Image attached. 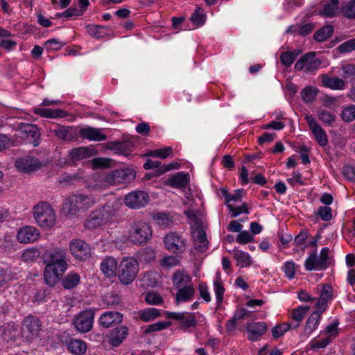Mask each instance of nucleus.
I'll return each instance as SVG.
<instances>
[{"mask_svg": "<svg viewBox=\"0 0 355 355\" xmlns=\"http://www.w3.org/2000/svg\"><path fill=\"white\" fill-rule=\"evenodd\" d=\"M290 329V324L288 323H283L279 325L275 326L272 329V335L275 338H278L283 336Z\"/></svg>", "mask_w": 355, "mask_h": 355, "instance_id": "nucleus-62", "label": "nucleus"}, {"mask_svg": "<svg viewBox=\"0 0 355 355\" xmlns=\"http://www.w3.org/2000/svg\"><path fill=\"white\" fill-rule=\"evenodd\" d=\"M253 235L251 234L248 231H241L237 235L236 241L240 244H246L253 241Z\"/></svg>", "mask_w": 355, "mask_h": 355, "instance_id": "nucleus-64", "label": "nucleus"}, {"mask_svg": "<svg viewBox=\"0 0 355 355\" xmlns=\"http://www.w3.org/2000/svg\"><path fill=\"white\" fill-rule=\"evenodd\" d=\"M97 154V150L92 147H79L69 151V159L72 162H78L89 158Z\"/></svg>", "mask_w": 355, "mask_h": 355, "instance_id": "nucleus-21", "label": "nucleus"}, {"mask_svg": "<svg viewBox=\"0 0 355 355\" xmlns=\"http://www.w3.org/2000/svg\"><path fill=\"white\" fill-rule=\"evenodd\" d=\"M309 309V306H300L294 309L292 312V318L297 322L301 321L305 316L306 312Z\"/></svg>", "mask_w": 355, "mask_h": 355, "instance_id": "nucleus-61", "label": "nucleus"}, {"mask_svg": "<svg viewBox=\"0 0 355 355\" xmlns=\"http://www.w3.org/2000/svg\"><path fill=\"white\" fill-rule=\"evenodd\" d=\"M173 153V150L171 147H165L161 149H156L150 150L146 155L148 157H159L161 159H166Z\"/></svg>", "mask_w": 355, "mask_h": 355, "instance_id": "nucleus-45", "label": "nucleus"}, {"mask_svg": "<svg viewBox=\"0 0 355 355\" xmlns=\"http://www.w3.org/2000/svg\"><path fill=\"white\" fill-rule=\"evenodd\" d=\"M172 324L170 321H160L154 324H150L145 330V333H152L155 331H162L168 328Z\"/></svg>", "mask_w": 355, "mask_h": 355, "instance_id": "nucleus-47", "label": "nucleus"}, {"mask_svg": "<svg viewBox=\"0 0 355 355\" xmlns=\"http://www.w3.org/2000/svg\"><path fill=\"white\" fill-rule=\"evenodd\" d=\"M41 166L40 161L31 156L19 158L15 162L17 168L23 173H29L36 171L39 169Z\"/></svg>", "mask_w": 355, "mask_h": 355, "instance_id": "nucleus-20", "label": "nucleus"}, {"mask_svg": "<svg viewBox=\"0 0 355 355\" xmlns=\"http://www.w3.org/2000/svg\"><path fill=\"white\" fill-rule=\"evenodd\" d=\"M166 315L168 318L173 320L177 328L183 331H187L189 329L205 322V316L200 313L168 311Z\"/></svg>", "mask_w": 355, "mask_h": 355, "instance_id": "nucleus-5", "label": "nucleus"}, {"mask_svg": "<svg viewBox=\"0 0 355 355\" xmlns=\"http://www.w3.org/2000/svg\"><path fill=\"white\" fill-rule=\"evenodd\" d=\"M341 76L345 80L355 78V66L352 64H346L341 67Z\"/></svg>", "mask_w": 355, "mask_h": 355, "instance_id": "nucleus-50", "label": "nucleus"}, {"mask_svg": "<svg viewBox=\"0 0 355 355\" xmlns=\"http://www.w3.org/2000/svg\"><path fill=\"white\" fill-rule=\"evenodd\" d=\"M268 329V327L264 322H250L246 326L248 338L252 342L258 341Z\"/></svg>", "mask_w": 355, "mask_h": 355, "instance_id": "nucleus-17", "label": "nucleus"}, {"mask_svg": "<svg viewBox=\"0 0 355 355\" xmlns=\"http://www.w3.org/2000/svg\"><path fill=\"white\" fill-rule=\"evenodd\" d=\"M19 334L17 326L14 323H8L3 329L2 336L3 340L8 342L14 340Z\"/></svg>", "mask_w": 355, "mask_h": 355, "instance_id": "nucleus-38", "label": "nucleus"}, {"mask_svg": "<svg viewBox=\"0 0 355 355\" xmlns=\"http://www.w3.org/2000/svg\"><path fill=\"white\" fill-rule=\"evenodd\" d=\"M112 159L109 158L98 157L92 160L94 168H105L111 167Z\"/></svg>", "mask_w": 355, "mask_h": 355, "instance_id": "nucleus-58", "label": "nucleus"}, {"mask_svg": "<svg viewBox=\"0 0 355 355\" xmlns=\"http://www.w3.org/2000/svg\"><path fill=\"white\" fill-rule=\"evenodd\" d=\"M195 27L202 26L206 20V15L201 8H198L190 17Z\"/></svg>", "mask_w": 355, "mask_h": 355, "instance_id": "nucleus-46", "label": "nucleus"}, {"mask_svg": "<svg viewBox=\"0 0 355 355\" xmlns=\"http://www.w3.org/2000/svg\"><path fill=\"white\" fill-rule=\"evenodd\" d=\"M117 211V202H107L89 215L85 222V227L92 230L111 223Z\"/></svg>", "mask_w": 355, "mask_h": 355, "instance_id": "nucleus-3", "label": "nucleus"}, {"mask_svg": "<svg viewBox=\"0 0 355 355\" xmlns=\"http://www.w3.org/2000/svg\"><path fill=\"white\" fill-rule=\"evenodd\" d=\"M282 270L287 278L292 279L295 275L296 265L293 261H288L284 263Z\"/></svg>", "mask_w": 355, "mask_h": 355, "instance_id": "nucleus-52", "label": "nucleus"}, {"mask_svg": "<svg viewBox=\"0 0 355 355\" xmlns=\"http://www.w3.org/2000/svg\"><path fill=\"white\" fill-rule=\"evenodd\" d=\"M86 343L81 340L73 339L71 340L67 346L68 350L75 355H83L87 350Z\"/></svg>", "mask_w": 355, "mask_h": 355, "instance_id": "nucleus-34", "label": "nucleus"}, {"mask_svg": "<svg viewBox=\"0 0 355 355\" xmlns=\"http://www.w3.org/2000/svg\"><path fill=\"white\" fill-rule=\"evenodd\" d=\"M123 315L117 311H105L99 318L100 324L108 328L120 324L123 321Z\"/></svg>", "mask_w": 355, "mask_h": 355, "instance_id": "nucleus-22", "label": "nucleus"}, {"mask_svg": "<svg viewBox=\"0 0 355 355\" xmlns=\"http://www.w3.org/2000/svg\"><path fill=\"white\" fill-rule=\"evenodd\" d=\"M33 112L42 117L49 119L64 118L67 115V112L64 110L42 108L40 107H35Z\"/></svg>", "mask_w": 355, "mask_h": 355, "instance_id": "nucleus-25", "label": "nucleus"}, {"mask_svg": "<svg viewBox=\"0 0 355 355\" xmlns=\"http://www.w3.org/2000/svg\"><path fill=\"white\" fill-rule=\"evenodd\" d=\"M321 315L318 312H313L306 320L304 331L306 334H311L318 327Z\"/></svg>", "mask_w": 355, "mask_h": 355, "instance_id": "nucleus-36", "label": "nucleus"}, {"mask_svg": "<svg viewBox=\"0 0 355 355\" xmlns=\"http://www.w3.org/2000/svg\"><path fill=\"white\" fill-rule=\"evenodd\" d=\"M304 268L306 270H323L326 269L324 262L320 260L319 257L314 252L309 256L304 263Z\"/></svg>", "mask_w": 355, "mask_h": 355, "instance_id": "nucleus-30", "label": "nucleus"}, {"mask_svg": "<svg viewBox=\"0 0 355 355\" xmlns=\"http://www.w3.org/2000/svg\"><path fill=\"white\" fill-rule=\"evenodd\" d=\"M128 334V329L126 327L122 326L116 328L110 331L108 335V341L114 347H118L126 338Z\"/></svg>", "mask_w": 355, "mask_h": 355, "instance_id": "nucleus-23", "label": "nucleus"}, {"mask_svg": "<svg viewBox=\"0 0 355 355\" xmlns=\"http://www.w3.org/2000/svg\"><path fill=\"white\" fill-rule=\"evenodd\" d=\"M214 290L217 303H220L223 299L225 288L220 280H216L214 282Z\"/></svg>", "mask_w": 355, "mask_h": 355, "instance_id": "nucleus-57", "label": "nucleus"}, {"mask_svg": "<svg viewBox=\"0 0 355 355\" xmlns=\"http://www.w3.org/2000/svg\"><path fill=\"white\" fill-rule=\"evenodd\" d=\"M318 89L312 86H307L301 92L302 98L305 103H310L314 101Z\"/></svg>", "mask_w": 355, "mask_h": 355, "instance_id": "nucleus-43", "label": "nucleus"}, {"mask_svg": "<svg viewBox=\"0 0 355 355\" xmlns=\"http://www.w3.org/2000/svg\"><path fill=\"white\" fill-rule=\"evenodd\" d=\"M338 324L337 321L332 322L325 328L322 334H324L326 336L325 338H329V340L331 341L338 336Z\"/></svg>", "mask_w": 355, "mask_h": 355, "instance_id": "nucleus-53", "label": "nucleus"}, {"mask_svg": "<svg viewBox=\"0 0 355 355\" xmlns=\"http://www.w3.org/2000/svg\"><path fill=\"white\" fill-rule=\"evenodd\" d=\"M188 182V174L179 172L168 178L165 181V184L173 188H184L187 186Z\"/></svg>", "mask_w": 355, "mask_h": 355, "instance_id": "nucleus-27", "label": "nucleus"}, {"mask_svg": "<svg viewBox=\"0 0 355 355\" xmlns=\"http://www.w3.org/2000/svg\"><path fill=\"white\" fill-rule=\"evenodd\" d=\"M44 278L49 286H54L68 268L64 249L55 248L48 251L44 258Z\"/></svg>", "mask_w": 355, "mask_h": 355, "instance_id": "nucleus-1", "label": "nucleus"}, {"mask_svg": "<svg viewBox=\"0 0 355 355\" xmlns=\"http://www.w3.org/2000/svg\"><path fill=\"white\" fill-rule=\"evenodd\" d=\"M322 62L315 58V52H309L304 55L295 64V69L297 71L304 70L306 72L315 71L319 69Z\"/></svg>", "mask_w": 355, "mask_h": 355, "instance_id": "nucleus-12", "label": "nucleus"}, {"mask_svg": "<svg viewBox=\"0 0 355 355\" xmlns=\"http://www.w3.org/2000/svg\"><path fill=\"white\" fill-rule=\"evenodd\" d=\"M322 83L324 87L333 90H343L345 87V81L338 77H329L327 74L322 76Z\"/></svg>", "mask_w": 355, "mask_h": 355, "instance_id": "nucleus-28", "label": "nucleus"}, {"mask_svg": "<svg viewBox=\"0 0 355 355\" xmlns=\"http://www.w3.org/2000/svg\"><path fill=\"white\" fill-rule=\"evenodd\" d=\"M300 53V52L297 50L282 52L280 55V60L284 66L287 67H290L292 65Z\"/></svg>", "mask_w": 355, "mask_h": 355, "instance_id": "nucleus-42", "label": "nucleus"}, {"mask_svg": "<svg viewBox=\"0 0 355 355\" xmlns=\"http://www.w3.org/2000/svg\"><path fill=\"white\" fill-rule=\"evenodd\" d=\"M148 202V195L144 191H135L129 193L125 198V205L133 209L145 206Z\"/></svg>", "mask_w": 355, "mask_h": 355, "instance_id": "nucleus-16", "label": "nucleus"}, {"mask_svg": "<svg viewBox=\"0 0 355 355\" xmlns=\"http://www.w3.org/2000/svg\"><path fill=\"white\" fill-rule=\"evenodd\" d=\"M80 135L81 137L89 141H101L106 139L105 135L101 129L92 127L82 128L80 130Z\"/></svg>", "mask_w": 355, "mask_h": 355, "instance_id": "nucleus-24", "label": "nucleus"}, {"mask_svg": "<svg viewBox=\"0 0 355 355\" xmlns=\"http://www.w3.org/2000/svg\"><path fill=\"white\" fill-rule=\"evenodd\" d=\"M69 248L71 255L76 259L86 260L91 255V249L89 244L81 239L71 240Z\"/></svg>", "mask_w": 355, "mask_h": 355, "instance_id": "nucleus-13", "label": "nucleus"}, {"mask_svg": "<svg viewBox=\"0 0 355 355\" xmlns=\"http://www.w3.org/2000/svg\"><path fill=\"white\" fill-rule=\"evenodd\" d=\"M195 293L196 291L193 284L178 288L175 295L176 303L180 304L192 300Z\"/></svg>", "mask_w": 355, "mask_h": 355, "instance_id": "nucleus-26", "label": "nucleus"}, {"mask_svg": "<svg viewBox=\"0 0 355 355\" xmlns=\"http://www.w3.org/2000/svg\"><path fill=\"white\" fill-rule=\"evenodd\" d=\"M40 236V231L34 226H25L19 229L17 239L21 243H30L36 241Z\"/></svg>", "mask_w": 355, "mask_h": 355, "instance_id": "nucleus-19", "label": "nucleus"}, {"mask_svg": "<svg viewBox=\"0 0 355 355\" xmlns=\"http://www.w3.org/2000/svg\"><path fill=\"white\" fill-rule=\"evenodd\" d=\"M41 322L34 316L26 317L22 323V334L27 339L31 340L36 337L40 330Z\"/></svg>", "mask_w": 355, "mask_h": 355, "instance_id": "nucleus-15", "label": "nucleus"}, {"mask_svg": "<svg viewBox=\"0 0 355 355\" xmlns=\"http://www.w3.org/2000/svg\"><path fill=\"white\" fill-rule=\"evenodd\" d=\"M318 119L324 123L331 125L336 119V115L329 111L322 110L318 112Z\"/></svg>", "mask_w": 355, "mask_h": 355, "instance_id": "nucleus-51", "label": "nucleus"}, {"mask_svg": "<svg viewBox=\"0 0 355 355\" xmlns=\"http://www.w3.org/2000/svg\"><path fill=\"white\" fill-rule=\"evenodd\" d=\"M153 231L150 225L144 222H138L133 224L129 230L128 237L122 241L130 240L137 245H145L152 238Z\"/></svg>", "mask_w": 355, "mask_h": 355, "instance_id": "nucleus-7", "label": "nucleus"}, {"mask_svg": "<svg viewBox=\"0 0 355 355\" xmlns=\"http://www.w3.org/2000/svg\"><path fill=\"white\" fill-rule=\"evenodd\" d=\"M160 264L164 268H171L178 266L180 264V260L176 256L168 255L161 260Z\"/></svg>", "mask_w": 355, "mask_h": 355, "instance_id": "nucleus-55", "label": "nucleus"}, {"mask_svg": "<svg viewBox=\"0 0 355 355\" xmlns=\"http://www.w3.org/2000/svg\"><path fill=\"white\" fill-rule=\"evenodd\" d=\"M101 269L103 273L107 277H114L117 270L116 260L113 257H106L101 262Z\"/></svg>", "mask_w": 355, "mask_h": 355, "instance_id": "nucleus-29", "label": "nucleus"}, {"mask_svg": "<svg viewBox=\"0 0 355 355\" xmlns=\"http://www.w3.org/2000/svg\"><path fill=\"white\" fill-rule=\"evenodd\" d=\"M165 248L171 253L179 254L185 251L186 241L175 232H170L164 238Z\"/></svg>", "mask_w": 355, "mask_h": 355, "instance_id": "nucleus-10", "label": "nucleus"}, {"mask_svg": "<svg viewBox=\"0 0 355 355\" xmlns=\"http://www.w3.org/2000/svg\"><path fill=\"white\" fill-rule=\"evenodd\" d=\"M145 300L147 304L159 305L163 303L162 297L157 293L149 292L146 295Z\"/></svg>", "mask_w": 355, "mask_h": 355, "instance_id": "nucleus-59", "label": "nucleus"}, {"mask_svg": "<svg viewBox=\"0 0 355 355\" xmlns=\"http://www.w3.org/2000/svg\"><path fill=\"white\" fill-rule=\"evenodd\" d=\"M232 217H236L241 214H248L249 209L245 203H242L240 206H235L234 204H230L228 206Z\"/></svg>", "mask_w": 355, "mask_h": 355, "instance_id": "nucleus-54", "label": "nucleus"}, {"mask_svg": "<svg viewBox=\"0 0 355 355\" xmlns=\"http://www.w3.org/2000/svg\"><path fill=\"white\" fill-rule=\"evenodd\" d=\"M80 281V275L74 272H69L62 281L63 286L67 289H71L76 287Z\"/></svg>", "mask_w": 355, "mask_h": 355, "instance_id": "nucleus-39", "label": "nucleus"}, {"mask_svg": "<svg viewBox=\"0 0 355 355\" xmlns=\"http://www.w3.org/2000/svg\"><path fill=\"white\" fill-rule=\"evenodd\" d=\"M341 118L345 122L355 120V105L345 107L341 112Z\"/></svg>", "mask_w": 355, "mask_h": 355, "instance_id": "nucleus-49", "label": "nucleus"}, {"mask_svg": "<svg viewBox=\"0 0 355 355\" xmlns=\"http://www.w3.org/2000/svg\"><path fill=\"white\" fill-rule=\"evenodd\" d=\"M98 199L94 195L73 194L63 202L61 214L67 216H76L80 211H85L94 206Z\"/></svg>", "mask_w": 355, "mask_h": 355, "instance_id": "nucleus-2", "label": "nucleus"}, {"mask_svg": "<svg viewBox=\"0 0 355 355\" xmlns=\"http://www.w3.org/2000/svg\"><path fill=\"white\" fill-rule=\"evenodd\" d=\"M17 135L29 142L32 143L34 146L39 145V139L40 132L35 125L30 123H21L18 127Z\"/></svg>", "mask_w": 355, "mask_h": 355, "instance_id": "nucleus-14", "label": "nucleus"}, {"mask_svg": "<svg viewBox=\"0 0 355 355\" xmlns=\"http://www.w3.org/2000/svg\"><path fill=\"white\" fill-rule=\"evenodd\" d=\"M223 196L225 198V204L227 207L230 205V204H234L236 202H241L242 200V196L243 193V189H238L235 191L234 193L229 194L227 191L222 190Z\"/></svg>", "mask_w": 355, "mask_h": 355, "instance_id": "nucleus-41", "label": "nucleus"}, {"mask_svg": "<svg viewBox=\"0 0 355 355\" xmlns=\"http://www.w3.org/2000/svg\"><path fill=\"white\" fill-rule=\"evenodd\" d=\"M330 342L329 338H323L318 339L317 338H314L311 340L309 345L311 349H321L326 347Z\"/></svg>", "mask_w": 355, "mask_h": 355, "instance_id": "nucleus-63", "label": "nucleus"}, {"mask_svg": "<svg viewBox=\"0 0 355 355\" xmlns=\"http://www.w3.org/2000/svg\"><path fill=\"white\" fill-rule=\"evenodd\" d=\"M191 227L194 248L199 252H205L208 248V240L203 229V222L195 210L185 211Z\"/></svg>", "mask_w": 355, "mask_h": 355, "instance_id": "nucleus-4", "label": "nucleus"}, {"mask_svg": "<svg viewBox=\"0 0 355 355\" xmlns=\"http://www.w3.org/2000/svg\"><path fill=\"white\" fill-rule=\"evenodd\" d=\"M338 12V0H331L324 4L323 9L320 11V15L331 17Z\"/></svg>", "mask_w": 355, "mask_h": 355, "instance_id": "nucleus-37", "label": "nucleus"}, {"mask_svg": "<svg viewBox=\"0 0 355 355\" xmlns=\"http://www.w3.org/2000/svg\"><path fill=\"white\" fill-rule=\"evenodd\" d=\"M107 148L117 154L128 155V152L126 150V144L121 142H113L107 144Z\"/></svg>", "mask_w": 355, "mask_h": 355, "instance_id": "nucleus-56", "label": "nucleus"}, {"mask_svg": "<svg viewBox=\"0 0 355 355\" xmlns=\"http://www.w3.org/2000/svg\"><path fill=\"white\" fill-rule=\"evenodd\" d=\"M135 171L130 168L116 169L105 176V185H118L126 184L135 178Z\"/></svg>", "mask_w": 355, "mask_h": 355, "instance_id": "nucleus-9", "label": "nucleus"}, {"mask_svg": "<svg viewBox=\"0 0 355 355\" xmlns=\"http://www.w3.org/2000/svg\"><path fill=\"white\" fill-rule=\"evenodd\" d=\"M53 132L56 137L64 141H72L74 140L76 137L73 129L70 127L58 125L56 128L53 130Z\"/></svg>", "mask_w": 355, "mask_h": 355, "instance_id": "nucleus-33", "label": "nucleus"}, {"mask_svg": "<svg viewBox=\"0 0 355 355\" xmlns=\"http://www.w3.org/2000/svg\"><path fill=\"white\" fill-rule=\"evenodd\" d=\"M173 283L176 288H180L186 285H192L191 277L184 271L178 270L173 276Z\"/></svg>", "mask_w": 355, "mask_h": 355, "instance_id": "nucleus-32", "label": "nucleus"}, {"mask_svg": "<svg viewBox=\"0 0 355 355\" xmlns=\"http://www.w3.org/2000/svg\"><path fill=\"white\" fill-rule=\"evenodd\" d=\"M40 252L35 248H28L23 251L21 255V259L25 262H33L40 257Z\"/></svg>", "mask_w": 355, "mask_h": 355, "instance_id": "nucleus-40", "label": "nucleus"}, {"mask_svg": "<svg viewBox=\"0 0 355 355\" xmlns=\"http://www.w3.org/2000/svg\"><path fill=\"white\" fill-rule=\"evenodd\" d=\"M153 220L157 225L164 227H168L172 222L171 217L166 213H157L153 215Z\"/></svg>", "mask_w": 355, "mask_h": 355, "instance_id": "nucleus-48", "label": "nucleus"}, {"mask_svg": "<svg viewBox=\"0 0 355 355\" xmlns=\"http://www.w3.org/2000/svg\"><path fill=\"white\" fill-rule=\"evenodd\" d=\"M342 12L348 18H355V0H351L343 6Z\"/></svg>", "mask_w": 355, "mask_h": 355, "instance_id": "nucleus-60", "label": "nucleus"}, {"mask_svg": "<svg viewBox=\"0 0 355 355\" xmlns=\"http://www.w3.org/2000/svg\"><path fill=\"white\" fill-rule=\"evenodd\" d=\"M306 121L318 144L321 146H326L328 144L327 136L320 125L310 115L306 116Z\"/></svg>", "mask_w": 355, "mask_h": 355, "instance_id": "nucleus-18", "label": "nucleus"}, {"mask_svg": "<svg viewBox=\"0 0 355 355\" xmlns=\"http://www.w3.org/2000/svg\"><path fill=\"white\" fill-rule=\"evenodd\" d=\"M33 218L36 223L44 229H51L56 223L57 216L51 205L42 202L33 207Z\"/></svg>", "mask_w": 355, "mask_h": 355, "instance_id": "nucleus-6", "label": "nucleus"}, {"mask_svg": "<svg viewBox=\"0 0 355 355\" xmlns=\"http://www.w3.org/2000/svg\"><path fill=\"white\" fill-rule=\"evenodd\" d=\"M139 263L132 257H125L119 266V279L125 285L131 284L139 272Z\"/></svg>", "mask_w": 355, "mask_h": 355, "instance_id": "nucleus-8", "label": "nucleus"}, {"mask_svg": "<svg viewBox=\"0 0 355 355\" xmlns=\"http://www.w3.org/2000/svg\"><path fill=\"white\" fill-rule=\"evenodd\" d=\"M233 257L236 261V266L240 268H247L253 263L251 256L248 252L242 250H234Z\"/></svg>", "mask_w": 355, "mask_h": 355, "instance_id": "nucleus-31", "label": "nucleus"}, {"mask_svg": "<svg viewBox=\"0 0 355 355\" xmlns=\"http://www.w3.org/2000/svg\"><path fill=\"white\" fill-rule=\"evenodd\" d=\"M334 31V27L331 25H327L318 31L315 35L314 38L318 42H322L328 39Z\"/></svg>", "mask_w": 355, "mask_h": 355, "instance_id": "nucleus-44", "label": "nucleus"}, {"mask_svg": "<svg viewBox=\"0 0 355 355\" xmlns=\"http://www.w3.org/2000/svg\"><path fill=\"white\" fill-rule=\"evenodd\" d=\"M139 318L145 322H148L155 320L161 315L159 309L155 308H147L145 309L140 310L138 312Z\"/></svg>", "mask_w": 355, "mask_h": 355, "instance_id": "nucleus-35", "label": "nucleus"}, {"mask_svg": "<svg viewBox=\"0 0 355 355\" xmlns=\"http://www.w3.org/2000/svg\"><path fill=\"white\" fill-rule=\"evenodd\" d=\"M94 313L92 310H85L78 313L73 319V324L77 331L87 333L93 327Z\"/></svg>", "mask_w": 355, "mask_h": 355, "instance_id": "nucleus-11", "label": "nucleus"}]
</instances>
